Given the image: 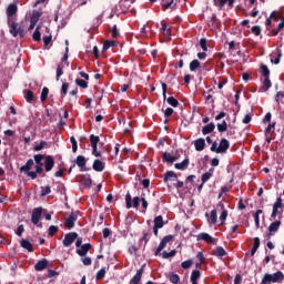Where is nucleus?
Segmentation results:
<instances>
[{
  "label": "nucleus",
  "instance_id": "62",
  "mask_svg": "<svg viewBox=\"0 0 284 284\" xmlns=\"http://www.w3.org/2000/svg\"><path fill=\"white\" fill-rule=\"evenodd\" d=\"M92 155L95 158H101V151H99V146H92Z\"/></svg>",
  "mask_w": 284,
  "mask_h": 284
},
{
  "label": "nucleus",
  "instance_id": "2",
  "mask_svg": "<svg viewBox=\"0 0 284 284\" xmlns=\"http://www.w3.org/2000/svg\"><path fill=\"white\" fill-rule=\"evenodd\" d=\"M7 24L9 27V32L12 37L17 38L20 37V39H23L26 37V29L17 22V20H9L7 21Z\"/></svg>",
  "mask_w": 284,
  "mask_h": 284
},
{
  "label": "nucleus",
  "instance_id": "40",
  "mask_svg": "<svg viewBox=\"0 0 284 284\" xmlns=\"http://www.w3.org/2000/svg\"><path fill=\"white\" fill-rule=\"evenodd\" d=\"M260 70L262 72V77H264V79H270V68H267L266 64H261Z\"/></svg>",
  "mask_w": 284,
  "mask_h": 284
},
{
  "label": "nucleus",
  "instance_id": "19",
  "mask_svg": "<svg viewBox=\"0 0 284 284\" xmlns=\"http://www.w3.org/2000/svg\"><path fill=\"white\" fill-rule=\"evenodd\" d=\"M281 227V221H274L268 226V236H274Z\"/></svg>",
  "mask_w": 284,
  "mask_h": 284
},
{
  "label": "nucleus",
  "instance_id": "61",
  "mask_svg": "<svg viewBox=\"0 0 284 284\" xmlns=\"http://www.w3.org/2000/svg\"><path fill=\"white\" fill-rule=\"evenodd\" d=\"M32 39L33 41H41V32L39 31V28L33 32Z\"/></svg>",
  "mask_w": 284,
  "mask_h": 284
},
{
  "label": "nucleus",
  "instance_id": "23",
  "mask_svg": "<svg viewBox=\"0 0 284 284\" xmlns=\"http://www.w3.org/2000/svg\"><path fill=\"white\" fill-rule=\"evenodd\" d=\"M143 276V267L136 271L135 275L130 280L129 284H139L141 283V278Z\"/></svg>",
  "mask_w": 284,
  "mask_h": 284
},
{
  "label": "nucleus",
  "instance_id": "46",
  "mask_svg": "<svg viewBox=\"0 0 284 284\" xmlns=\"http://www.w3.org/2000/svg\"><path fill=\"white\" fill-rule=\"evenodd\" d=\"M172 154H170L169 152H164L163 156H162V161L163 163H174V159H172Z\"/></svg>",
  "mask_w": 284,
  "mask_h": 284
},
{
  "label": "nucleus",
  "instance_id": "1",
  "mask_svg": "<svg viewBox=\"0 0 284 284\" xmlns=\"http://www.w3.org/2000/svg\"><path fill=\"white\" fill-rule=\"evenodd\" d=\"M32 165H34V160L29 159L26 163V165L20 168V172H24V174H27V176H29L30 179H32V181H34V179H37L38 174H43V166L41 165H36V171H30L32 170Z\"/></svg>",
  "mask_w": 284,
  "mask_h": 284
},
{
  "label": "nucleus",
  "instance_id": "4",
  "mask_svg": "<svg viewBox=\"0 0 284 284\" xmlns=\"http://www.w3.org/2000/svg\"><path fill=\"white\" fill-rule=\"evenodd\" d=\"M283 280H284V274L281 271H277L276 273H273V274L265 273L260 284L281 283V281Z\"/></svg>",
  "mask_w": 284,
  "mask_h": 284
},
{
  "label": "nucleus",
  "instance_id": "35",
  "mask_svg": "<svg viewBox=\"0 0 284 284\" xmlns=\"http://www.w3.org/2000/svg\"><path fill=\"white\" fill-rule=\"evenodd\" d=\"M174 0H161V6L163 10H168L171 8V10H174Z\"/></svg>",
  "mask_w": 284,
  "mask_h": 284
},
{
  "label": "nucleus",
  "instance_id": "44",
  "mask_svg": "<svg viewBox=\"0 0 284 284\" xmlns=\"http://www.w3.org/2000/svg\"><path fill=\"white\" fill-rule=\"evenodd\" d=\"M217 219H219V215L216 214V210H212L209 219V223H211V225H216Z\"/></svg>",
  "mask_w": 284,
  "mask_h": 284
},
{
  "label": "nucleus",
  "instance_id": "45",
  "mask_svg": "<svg viewBox=\"0 0 284 284\" xmlns=\"http://www.w3.org/2000/svg\"><path fill=\"white\" fill-rule=\"evenodd\" d=\"M214 256H227V252L225 251V248H223V246H217L214 253Z\"/></svg>",
  "mask_w": 284,
  "mask_h": 284
},
{
  "label": "nucleus",
  "instance_id": "59",
  "mask_svg": "<svg viewBox=\"0 0 284 284\" xmlns=\"http://www.w3.org/2000/svg\"><path fill=\"white\" fill-rule=\"evenodd\" d=\"M200 48H202L203 52H207V39L202 38L200 40Z\"/></svg>",
  "mask_w": 284,
  "mask_h": 284
},
{
  "label": "nucleus",
  "instance_id": "60",
  "mask_svg": "<svg viewBox=\"0 0 284 284\" xmlns=\"http://www.w3.org/2000/svg\"><path fill=\"white\" fill-rule=\"evenodd\" d=\"M140 201H141V203H142L143 212H146V211H148V200H145V193L142 194Z\"/></svg>",
  "mask_w": 284,
  "mask_h": 284
},
{
  "label": "nucleus",
  "instance_id": "48",
  "mask_svg": "<svg viewBox=\"0 0 284 284\" xmlns=\"http://www.w3.org/2000/svg\"><path fill=\"white\" fill-rule=\"evenodd\" d=\"M105 278V267H102L98 273L95 274V281H103Z\"/></svg>",
  "mask_w": 284,
  "mask_h": 284
},
{
  "label": "nucleus",
  "instance_id": "6",
  "mask_svg": "<svg viewBox=\"0 0 284 284\" xmlns=\"http://www.w3.org/2000/svg\"><path fill=\"white\" fill-rule=\"evenodd\" d=\"M43 214V207H36L32 211L31 214V223H33V225H37V227H43L42 223H39V221H41V216Z\"/></svg>",
  "mask_w": 284,
  "mask_h": 284
},
{
  "label": "nucleus",
  "instance_id": "33",
  "mask_svg": "<svg viewBox=\"0 0 284 284\" xmlns=\"http://www.w3.org/2000/svg\"><path fill=\"white\" fill-rule=\"evenodd\" d=\"M23 94L27 103H32V101H34V92H32V90H24Z\"/></svg>",
  "mask_w": 284,
  "mask_h": 284
},
{
  "label": "nucleus",
  "instance_id": "22",
  "mask_svg": "<svg viewBox=\"0 0 284 284\" xmlns=\"http://www.w3.org/2000/svg\"><path fill=\"white\" fill-rule=\"evenodd\" d=\"M92 170H94V172H103V170H105V163L97 159L93 161Z\"/></svg>",
  "mask_w": 284,
  "mask_h": 284
},
{
  "label": "nucleus",
  "instance_id": "43",
  "mask_svg": "<svg viewBox=\"0 0 284 284\" xmlns=\"http://www.w3.org/2000/svg\"><path fill=\"white\" fill-rule=\"evenodd\" d=\"M48 94H50V89H48V87H44L40 95V100L42 103H45V101H48Z\"/></svg>",
  "mask_w": 284,
  "mask_h": 284
},
{
  "label": "nucleus",
  "instance_id": "5",
  "mask_svg": "<svg viewBox=\"0 0 284 284\" xmlns=\"http://www.w3.org/2000/svg\"><path fill=\"white\" fill-rule=\"evenodd\" d=\"M162 94H163V101H166L169 105L172 108H179V100L174 97L168 98V84L165 82L162 83Z\"/></svg>",
  "mask_w": 284,
  "mask_h": 284
},
{
  "label": "nucleus",
  "instance_id": "63",
  "mask_svg": "<svg viewBox=\"0 0 284 284\" xmlns=\"http://www.w3.org/2000/svg\"><path fill=\"white\" fill-rule=\"evenodd\" d=\"M251 30H252L253 34H255V37H261V27L254 26V27H252Z\"/></svg>",
  "mask_w": 284,
  "mask_h": 284
},
{
  "label": "nucleus",
  "instance_id": "28",
  "mask_svg": "<svg viewBox=\"0 0 284 284\" xmlns=\"http://www.w3.org/2000/svg\"><path fill=\"white\" fill-rule=\"evenodd\" d=\"M190 166V159H184L181 163H175L174 168L175 170H187Z\"/></svg>",
  "mask_w": 284,
  "mask_h": 284
},
{
  "label": "nucleus",
  "instance_id": "17",
  "mask_svg": "<svg viewBox=\"0 0 284 284\" xmlns=\"http://www.w3.org/2000/svg\"><path fill=\"white\" fill-rule=\"evenodd\" d=\"M54 168V158L52 155H44V171L52 172Z\"/></svg>",
  "mask_w": 284,
  "mask_h": 284
},
{
  "label": "nucleus",
  "instance_id": "9",
  "mask_svg": "<svg viewBox=\"0 0 284 284\" xmlns=\"http://www.w3.org/2000/svg\"><path fill=\"white\" fill-rule=\"evenodd\" d=\"M78 181L87 190H90V187H92V176L90 174L79 175Z\"/></svg>",
  "mask_w": 284,
  "mask_h": 284
},
{
  "label": "nucleus",
  "instance_id": "21",
  "mask_svg": "<svg viewBox=\"0 0 284 284\" xmlns=\"http://www.w3.org/2000/svg\"><path fill=\"white\" fill-rule=\"evenodd\" d=\"M217 207L222 210V213L220 215L221 225H225V221L227 219V210H225V204H223V202H220L217 204Z\"/></svg>",
  "mask_w": 284,
  "mask_h": 284
},
{
  "label": "nucleus",
  "instance_id": "20",
  "mask_svg": "<svg viewBox=\"0 0 284 284\" xmlns=\"http://www.w3.org/2000/svg\"><path fill=\"white\" fill-rule=\"evenodd\" d=\"M92 250V244L87 243L80 246V248L77 250V254L80 256H85L90 251Z\"/></svg>",
  "mask_w": 284,
  "mask_h": 284
},
{
  "label": "nucleus",
  "instance_id": "7",
  "mask_svg": "<svg viewBox=\"0 0 284 284\" xmlns=\"http://www.w3.org/2000/svg\"><path fill=\"white\" fill-rule=\"evenodd\" d=\"M140 203H141V197L134 196L132 200V195L130 194V192L126 193L125 195L126 210H131V207L139 210Z\"/></svg>",
  "mask_w": 284,
  "mask_h": 284
},
{
  "label": "nucleus",
  "instance_id": "29",
  "mask_svg": "<svg viewBox=\"0 0 284 284\" xmlns=\"http://www.w3.org/2000/svg\"><path fill=\"white\" fill-rule=\"evenodd\" d=\"M216 129V125L211 122L207 125L202 128V134L206 135V134H212V132H214V130Z\"/></svg>",
  "mask_w": 284,
  "mask_h": 284
},
{
  "label": "nucleus",
  "instance_id": "57",
  "mask_svg": "<svg viewBox=\"0 0 284 284\" xmlns=\"http://www.w3.org/2000/svg\"><path fill=\"white\" fill-rule=\"evenodd\" d=\"M172 256H176V250H172L171 252H166V251H164L163 253H162V257L163 258H172Z\"/></svg>",
  "mask_w": 284,
  "mask_h": 284
},
{
  "label": "nucleus",
  "instance_id": "12",
  "mask_svg": "<svg viewBox=\"0 0 284 284\" xmlns=\"http://www.w3.org/2000/svg\"><path fill=\"white\" fill-rule=\"evenodd\" d=\"M282 58H283V51L278 48H276L270 54L271 63H274V65H278V63H281Z\"/></svg>",
  "mask_w": 284,
  "mask_h": 284
},
{
  "label": "nucleus",
  "instance_id": "55",
  "mask_svg": "<svg viewBox=\"0 0 284 284\" xmlns=\"http://www.w3.org/2000/svg\"><path fill=\"white\" fill-rule=\"evenodd\" d=\"M141 243H144V245H148L150 243V233L143 231V236L141 237Z\"/></svg>",
  "mask_w": 284,
  "mask_h": 284
},
{
  "label": "nucleus",
  "instance_id": "36",
  "mask_svg": "<svg viewBox=\"0 0 284 284\" xmlns=\"http://www.w3.org/2000/svg\"><path fill=\"white\" fill-rule=\"evenodd\" d=\"M89 141L91 143V148H95V146H99V142L101 141V138H99V135L91 134L89 136Z\"/></svg>",
  "mask_w": 284,
  "mask_h": 284
},
{
  "label": "nucleus",
  "instance_id": "31",
  "mask_svg": "<svg viewBox=\"0 0 284 284\" xmlns=\"http://www.w3.org/2000/svg\"><path fill=\"white\" fill-rule=\"evenodd\" d=\"M200 278H201V271L193 270L191 273V284H199Z\"/></svg>",
  "mask_w": 284,
  "mask_h": 284
},
{
  "label": "nucleus",
  "instance_id": "26",
  "mask_svg": "<svg viewBox=\"0 0 284 284\" xmlns=\"http://www.w3.org/2000/svg\"><path fill=\"white\" fill-rule=\"evenodd\" d=\"M45 267H48V260H45V258L40 260L34 265L36 272H43V270H45Z\"/></svg>",
  "mask_w": 284,
  "mask_h": 284
},
{
  "label": "nucleus",
  "instance_id": "14",
  "mask_svg": "<svg viewBox=\"0 0 284 284\" xmlns=\"http://www.w3.org/2000/svg\"><path fill=\"white\" fill-rule=\"evenodd\" d=\"M278 210H283V199L277 197L275 203L273 204V211L271 214V219L276 220V216H278L280 211Z\"/></svg>",
  "mask_w": 284,
  "mask_h": 284
},
{
  "label": "nucleus",
  "instance_id": "18",
  "mask_svg": "<svg viewBox=\"0 0 284 284\" xmlns=\"http://www.w3.org/2000/svg\"><path fill=\"white\" fill-rule=\"evenodd\" d=\"M197 241H205V243H209L211 245H216V240L207 233H200L197 235Z\"/></svg>",
  "mask_w": 284,
  "mask_h": 284
},
{
  "label": "nucleus",
  "instance_id": "3",
  "mask_svg": "<svg viewBox=\"0 0 284 284\" xmlns=\"http://www.w3.org/2000/svg\"><path fill=\"white\" fill-rule=\"evenodd\" d=\"M230 150V141L227 139L222 138L220 144L213 142L211 145V152H215V154H225Z\"/></svg>",
  "mask_w": 284,
  "mask_h": 284
},
{
  "label": "nucleus",
  "instance_id": "56",
  "mask_svg": "<svg viewBox=\"0 0 284 284\" xmlns=\"http://www.w3.org/2000/svg\"><path fill=\"white\" fill-rule=\"evenodd\" d=\"M58 232H59V226L57 225L49 226V231H48L49 236H54V234H57Z\"/></svg>",
  "mask_w": 284,
  "mask_h": 284
},
{
  "label": "nucleus",
  "instance_id": "25",
  "mask_svg": "<svg viewBox=\"0 0 284 284\" xmlns=\"http://www.w3.org/2000/svg\"><path fill=\"white\" fill-rule=\"evenodd\" d=\"M194 148H195L196 152H203V150H205V139L200 138V139L195 140Z\"/></svg>",
  "mask_w": 284,
  "mask_h": 284
},
{
  "label": "nucleus",
  "instance_id": "53",
  "mask_svg": "<svg viewBox=\"0 0 284 284\" xmlns=\"http://www.w3.org/2000/svg\"><path fill=\"white\" fill-rule=\"evenodd\" d=\"M169 281L170 283L179 284V282L181 281V277L179 276V274H171L169 276Z\"/></svg>",
  "mask_w": 284,
  "mask_h": 284
},
{
  "label": "nucleus",
  "instance_id": "10",
  "mask_svg": "<svg viewBox=\"0 0 284 284\" xmlns=\"http://www.w3.org/2000/svg\"><path fill=\"white\" fill-rule=\"evenodd\" d=\"M78 219H79V212L78 211L72 212L70 216L64 221V227H67L68 230H72Z\"/></svg>",
  "mask_w": 284,
  "mask_h": 284
},
{
  "label": "nucleus",
  "instance_id": "15",
  "mask_svg": "<svg viewBox=\"0 0 284 284\" xmlns=\"http://www.w3.org/2000/svg\"><path fill=\"white\" fill-rule=\"evenodd\" d=\"M236 0H213V6L215 8H219V10H223L225 8V4L227 3L229 8H234V2Z\"/></svg>",
  "mask_w": 284,
  "mask_h": 284
},
{
  "label": "nucleus",
  "instance_id": "52",
  "mask_svg": "<svg viewBox=\"0 0 284 284\" xmlns=\"http://www.w3.org/2000/svg\"><path fill=\"white\" fill-rule=\"evenodd\" d=\"M192 265H194V261L186 260V261L182 262L181 267L183 270H190V267H192Z\"/></svg>",
  "mask_w": 284,
  "mask_h": 284
},
{
  "label": "nucleus",
  "instance_id": "11",
  "mask_svg": "<svg viewBox=\"0 0 284 284\" xmlns=\"http://www.w3.org/2000/svg\"><path fill=\"white\" fill-rule=\"evenodd\" d=\"M174 239V236L172 235H165L162 241L160 242L158 248L155 250V256H159L161 254V252H163V250H165L168 243H170V241H172Z\"/></svg>",
  "mask_w": 284,
  "mask_h": 284
},
{
  "label": "nucleus",
  "instance_id": "37",
  "mask_svg": "<svg viewBox=\"0 0 284 284\" xmlns=\"http://www.w3.org/2000/svg\"><path fill=\"white\" fill-rule=\"evenodd\" d=\"M36 165L43 166V161H45V155L43 154H36L33 156Z\"/></svg>",
  "mask_w": 284,
  "mask_h": 284
},
{
  "label": "nucleus",
  "instance_id": "42",
  "mask_svg": "<svg viewBox=\"0 0 284 284\" xmlns=\"http://www.w3.org/2000/svg\"><path fill=\"white\" fill-rule=\"evenodd\" d=\"M70 88V83L68 82H62V87H61V99H65V97L68 95V89Z\"/></svg>",
  "mask_w": 284,
  "mask_h": 284
},
{
  "label": "nucleus",
  "instance_id": "64",
  "mask_svg": "<svg viewBox=\"0 0 284 284\" xmlns=\"http://www.w3.org/2000/svg\"><path fill=\"white\" fill-rule=\"evenodd\" d=\"M81 261H82L83 265H85V266L92 265V258L91 257L85 256V257H82Z\"/></svg>",
  "mask_w": 284,
  "mask_h": 284
},
{
  "label": "nucleus",
  "instance_id": "58",
  "mask_svg": "<svg viewBox=\"0 0 284 284\" xmlns=\"http://www.w3.org/2000/svg\"><path fill=\"white\" fill-rule=\"evenodd\" d=\"M45 145H48V142L41 141L38 145H36L33 148V150H34V152H41V150H43V148H45Z\"/></svg>",
  "mask_w": 284,
  "mask_h": 284
},
{
  "label": "nucleus",
  "instance_id": "39",
  "mask_svg": "<svg viewBox=\"0 0 284 284\" xmlns=\"http://www.w3.org/2000/svg\"><path fill=\"white\" fill-rule=\"evenodd\" d=\"M114 45H116V42L113 40H106L103 44L102 52H108V50H110V48H114Z\"/></svg>",
  "mask_w": 284,
  "mask_h": 284
},
{
  "label": "nucleus",
  "instance_id": "24",
  "mask_svg": "<svg viewBox=\"0 0 284 284\" xmlns=\"http://www.w3.org/2000/svg\"><path fill=\"white\" fill-rule=\"evenodd\" d=\"M163 181H164V183H168V181H179V176L176 175V173L174 171H168L164 174Z\"/></svg>",
  "mask_w": 284,
  "mask_h": 284
},
{
  "label": "nucleus",
  "instance_id": "49",
  "mask_svg": "<svg viewBox=\"0 0 284 284\" xmlns=\"http://www.w3.org/2000/svg\"><path fill=\"white\" fill-rule=\"evenodd\" d=\"M270 18H271V19H274L275 21H283V14H281V13L277 12V11H273V12L270 14Z\"/></svg>",
  "mask_w": 284,
  "mask_h": 284
},
{
  "label": "nucleus",
  "instance_id": "8",
  "mask_svg": "<svg viewBox=\"0 0 284 284\" xmlns=\"http://www.w3.org/2000/svg\"><path fill=\"white\" fill-rule=\"evenodd\" d=\"M19 12V7L17 6V3H10L8 7H7V11H6V14H7V22L8 21H14L17 20V13Z\"/></svg>",
  "mask_w": 284,
  "mask_h": 284
},
{
  "label": "nucleus",
  "instance_id": "38",
  "mask_svg": "<svg viewBox=\"0 0 284 284\" xmlns=\"http://www.w3.org/2000/svg\"><path fill=\"white\" fill-rule=\"evenodd\" d=\"M270 88H272V81L270 80V78H264L263 85L261 88L262 92H267Z\"/></svg>",
  "mask_w": 284,
  "mask_h": 284
},
{
  "label": "nucleus",
  "instance_id": "51",
  "mask_svg": "<svg viewBox=\"0 0 284 284\" xmlns=\"http://www.w3.org/2000/svg\"><path fill=\"white\" fill-rule=\"evenodd\" d=\"M50 192H52V189L50 187V185L41 186L40 196H48V194H50Z\"/></svg>",
  "mask_w": 284,
  "mask_h": 284
},
{
  "label": "nucleus",
  "instance_id": "30",
  "mask_svg": "<svg viewBox=\"0 0 284 284\" xmlns=\"http://www.w3.org/2000/svg\"><path fill=\"white\" fill-rule=\"evenodd\" d=\"M153 227L163 229V225H165V222L163 221V215H158L153 220Z\"/></svg>",
  "mask_w": 284,
  "mask_h": 284
},
{
  "label": "nucleus",
  "instance_id": "32",
  "mask_svg": "<svg viewBox=\"0 0 284 284\" xmlns=\"http://www.w3.org/2000/svg\"><path fill=\"white\" fill-rule=\"evenodd\" d=\"M20 245L21 247H23V250H27L28 252H34V248L32 247V243H30V241L22 239L20 241Z\"/></svg>",
  "mask_w": 284,
  "mask_h": 284
},
{
  "label": "nucleus",
  "instance_id": "47",
  "mask_svg": "<svg viewBox=\"0 0 284 284\" xmlns=\"http://www.w3.org/2000/svg\"><path fill=\"white\" fill-rule=\"evenodd\" d=\"M61 77H63V62H61L57 67V73H55L57 81H59V79H61Z\"/></svg>",
  "mask_w": 284,
  "mask_h": 284
},
{
  "label": "nucleus",
  "instance_id": "13",
  "mask_svg": "<svg viewBox=\"0 0 284 284\" xmlns=\"http://www.w3.org/2000/svg\"><path fill=\"white\" fill-rule=\"evenodd\" d=\"M79 239V234L77 232H70L64 235V240L62 241V244L64 247H70L72 243H74V240Z\"/></svg>",
  "mask_w": 284,
  "mask_h": 284
},
{
  "label": "nucleus",
  "instance_id": "41",
  "mask_svg": "<svg viewBox=\"0 0 284 284\" xmlns=\"http://www.w3.org/2000/svg\"><path fill=\"white\" fill-rule=\"evenodd\" d=\"M42 14H43L42 11L33 10L30 20L36 21V23H39V19H41Z\"/></svg>",
  "mask_w": 284,
  "mask_h": 284
},
{
  "label": "nucleus",
  "instance_id": "50",
  "mask_svg": "<svg viewBox=\"0 0 284 284\" xmlns=\"http://www.w3.org/2000/svg\"><path fill=\"white\" fill-rule=\"evenodd\" d=\"M75 85H79V88H82V90L88 89V82H85L83 79H77Z\"/></svg>",
  "mask_w": 284,
  "mask_h": 284
},
{
  "label": "nucleus",
  "instance_id": "54",
  "mask_svg": "<svg viewBox=\"0 0 284 284\" xmlns=\"http://www.w3.org/2000/svg\"><path fill=\"white\" fill-rule=\"evenodd\" d=\"M217 131L219 132H227V122L223 121L222 123H217Z\"/></svg>",
  "mask_w": 284,
  "mask_h": 284
},
{
  "label": "nucleus",
  "instance_id": "34",
  "mask_svg": "<svg viewBox=\"0 0 284 284\" xmlns=\"http://www.w3.org/2000/svg\"><path fill=\"white\" fill-rule=\"evenodd\" d=\"M189 68L190 72H196L199 68H201V62L197 59H195L190 62Z\"/></svg>",
  "mask_w": 284,
  "mask_h": 284
},
{
  "label": "nucleus",
  "instance_id": "16",
  "mask_svg": "<svg viewBox=\"0 0 284 284\" xmlns=\"http://www.w3.org/2000/svg\"><path fill=\"white\" fill-rule=\"evenodd\" d=\"M74 163L80 168V172H88V168L85 166L88 164V160H85L84 155H78Z\"/></svg>",
  "mask_w": 284,
  "mask_h": 284
},
{
  "label": "nucleus",
  "instance_id": "27",
  "mask_svg": "<svg viewBox=\"0 0 284 284\" xmlns=\"http://www.w3.org/2000/svg\"><path fill=\"white\" fill-rule=\"evenodd\" d=\"M212 176H214V168L209 169L207 172H205L204 174H202L201 181H202L203 183H207V181L211 180Z\"/></svg>",
  "mask_w": 284,
  "mask_h": 284
}]
</instances>
